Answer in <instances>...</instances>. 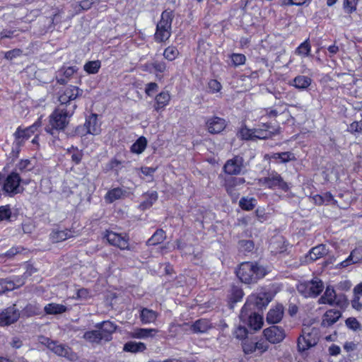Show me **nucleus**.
Returning a JSON list of instances; mask_svg holds the SVG:
<instances>
[{
    "mask_svg": "<svg viewBox=\"0 0 362 362\" xmlns=\"http://www.w3.org/2000/svg\"><path fill=\"white\" fill-rule=\"evenodd\" d=\"M259 182L269 188L278 187L284 192L288 191L290 188L288 184L284 182L281 176L277 173H270L267 177L259 180Z\"/></svg>",
    "mask_w": 362,
    "mask_h": 362,
    "instance_id": "f8f14e48",
    "label": "nucleus"
},
{
    "mask_svg": "<svg viewBox=\"0 0 362 362\" xmlns=\"http://www.w3.org/2000/svg\"><path fill=\"white\" fill-rule=\"evenodd\" d=\"M357 4L358 0H344V8L347 13H351L356 11Z\"/></svg>",
    "mask_w": 362,
    "mask_h": 362,
    "instance_id": "3c124183",
    "label": "nucleus"
},
{
    "mask_svg": "<svg viewBox=\"0 0 362 362\" xmlns=\"http://www.w3.org/2000/svg\"><path fill=\"white\" fill-rule=\"evenodd\" d=\"M158 88V86L157 83H149L146 85L145 92L148 95L151 96L153 95V93H155L157 90Z\"/></svg>",
    "mask_w": 362,
    "mask_h": 362,
    "instance_id": "052dcab7",
    "label": "nucleus"
},
{
    "mask_svg": "<svg viewBox=\"0 0 362 362\" xmlns=\"http://www.w3.org/2000/svg\"><path fill=\"white\" fill-rule=\"evenodd\" d=\"M349 129L351 132H358L361 130H362V122H352Z\"/></svg>",
    "mask_w": 362,
    "mask_h": 362,
    "instance_id": "0e129e2a",
    "label": "nucleus"
},
{
    "mask_svg": "<svg viewBox=\"0 0 362 362\" xmlns=\"http://www.w3.org/2000/svg\"><path fill=\"white\" fill-rule=\"evenodd\" d=\"M323 288L322 281L317 278L310 281L300 283L298 286V291L305 298L316 297Z\"/></svg>",
    "mask_w": 362,
    "mask_h": 362,
    "instance_id": "39448f33",
    "label": "nucleus"
},
{
    "mask_svg": "<svg viewBox=\"0 0 362 362\" xmlns=\"http://www.w3.org/2000/svg\"><path fill=\"white\" fill-rule=\"evenodd\" d=\"M173 14L170 11H165L161 14V19L158 23L155 39L157 42H165L170 37L171 25Z\"/></svg>",
    "mask_w": 362,
    "mask_h": 362,
    "instance_id": "20e7f679",
    "label": "nucleus"
},
{
    "mask_svg": "<svg viewBox=\"0 0 362 362\" xmlns=\"http://www.w3.org/2000/svg\"><path fill=\"white\" fill-rule=\"evenodd\" d=\"M83 338L88 342L92 344H98L102 340H104L103 335L100 332V331H89L86 332Z\"/></svg>",
    "mask_w": 362,
    "mask_h": 362,
    "instance_id": "58836bf2",
    "label": "nucleus"
},
{
    "mask_svg": "<svg viewBox=\"0 0 362 362\" xmlns=\"http://www.w3.org/2000/svg\"><path fill=\"white\" fill-rule=\"evenodd\" d=\"M262 128L250 129L245 127H242L239 132V135L243 139H265L270 137L272 132L269 129V126L263 124Z\"/></svg>",
    "mask_w": 362,
    "mask_h": 362,
    "instance_id": "0eeeda50",
    "label": "nucleus"
},
{
    "mask_svg": "<svg viewBox=\"0 0 362 362\" xmlns=\"http://www.w3.org/2000/svg\"><path fill=\"white\" fill-rule=\"evenodd\" d=\"M323 198L324 204H328L334 202L333 196L329 192H326L323 194H322Z\"/></svg>",
    "mask_w": 362,
    "mask_h": 362,
    "instance_id": "774afa93",
    "label": "nucleus"
},
{
    "mask_svg": "<svg viewBox=\"0 0 362 362\" xmlns=\"http://www.w3.org/2000/svg\"><path fill=\"white\" fill-rule=\"evenodd\" d=\"M158 313L148 308H143L141 310L140 318L143 324L154 323L158 317Z\"/></svg>",
    "mask_w": 362,
    "mask_h": 362,
    "instance_id": "c756f323",
    "label": "nucleus"
},
{
    "mask_svg": "<svg viewBox=\"0 0 362 362\" xmlns=\"http://www.w3.org/2000/svg\"><path fill=\"white\" fill-rule=\"evenodd\" d=\"M39 342L59 356L66 357L69 360H74L76 357L68 346L57 344L47 337H40Z\"/></svg>",
    "mask_w": 362,
    "mask_h": 362,
    "instance_id": "423d86ee",
    "label": "nucleus"
},
{
    "mask_svg": "<svg viewBox=\"0 0 362 362\" xmlns=\"http://www.w3.org/2000/svg\"><path fill=\"white\" fill-rule=\"evenodd\" d=\"M284 315V307L282 305L278 304L271 308L267 315V322L269 324L279 323Z\"/></svg>",
    "mask_w": 362,
    "mask_h": 362,
    "instance_id": "6ab92c4d",
    "label": "nucleus"
},
{
    "mask_svg": "<svg viewBox=\"0 0 362 362\" xmlns=\"http://www.w3.org/2000/svg\"><path fill=\"white\" fill-rule=\"evenodd\" d=\"M226 126L225 119L218 117H212L207 119L206 127L211 134H218L222 132Z\"/></svg>",
    "mask_w": 362,
    "mask_h": 362,
    "instance_id": "f3484780",
    "label": "nucleus"
},
{
    "mask_svg": "<svg viewBox=\"0 0 362 362\" xmlns=\"http://www.w3.org/2000/svg\"><path fill=\"white\" fill-rule=\"evenodd\" d=\"M76 105L69 109L65 106L58 107L50 115L49 124L53 129H63L69 122V118L74 114Z\"/></svg>",
    "mask_w": 362,
    "mask_h": 362,
    "instance_id": "7ed1b4c3",
    "label": "nucleus"
},
{
    "mask_svg": "<svg viewBox=\"0 0 362 362\" xmlns=\"http://www.w3.org/2000/svg\"><path fill=\"white\" fill-rule=\"evenodd\" d=\"M105 238L110 245L118 247L121 250L128 249L129 247L128 238L126 236L108 231L105 235Z\"/></svg>",
    "mask_w": 362,
    "mask_h": 362,
    "instance_id": "4468645a",
    "label": "nucleus"
},
{
    "mask_svg": "<svg viewBox=\"0 0 362 362\" xmlns=\"http://www.w3.org/2000/svg\"><path fill=\"white\" fill-rule=\"evenodd\" d=\"M239 244L240 248L245 251H250L254 247L253 243L250 240H241Z\"/></svg>",
    "mask_w": 362,
    "mask_h": 362,
    "instance_id": "680f3d73",
    "label": "nucleus"
},
{
    "mask_svg": "<svg viewBox=\"0 0 362 362\" xmlns=\"http://www.w3.org/2000/svg\"><path fill=\"white\" fill-rule=\"evenodd\" d=\"M352 306L357 310L362 309V303L360 302V297L354 296V298L352 300Z\"/></svg>",
    "mask_w": 362,
    "mask_h": 362,
    "instance_id": "338daca9",
    "label": "nucleus"
},
{
    "mask_svg": "<svg viewBox=\"0 0 362 362\" xmlns=\"http://www.w3.org/2000/svg\"><path fill=\"white\" fill-rule=\"evenodd\" d=\"M312 0H284L283 5L285 6H303L308 5Z\"/></svg>",
    "mask_w": 362,
    "mask_h": 362,
    "instance_id": "5fc2aeb1",
    "label": "nucleus"
},
{
    "mask_svg": "<svg viewBox=\"0 0 362 362\" xmlns=\"http://www.w3.org/2000/svg\"><path fill=\"white\" fill-rule=\"evenodd\" d=\"M145 200L140 204V208L143 210L151 207L158 199V194L153 191L145 195Z\"/></svg>",
    "mask_w": 362,
    "mask_h": 362,
    "instance_id": "ea45409f",
    "label": "nucleus"
},
{
    "mask_svg": "<svg viewBox=\"0 0 362 362\" xmlns=\"http://www.w3.org/2000/svg\"><path fill=\"white\" fill-rule=\"evenodd\" d=\"M117 326L110 321H104L100 324V332L103 334L105 341L112 339V334L116 330Z\"/></svg>",
    "mask_w": 362,
    "mask_h": 362,
    "instance_id": "5701e85b",
    "label": "nucleus"
},
{
    "mask_svg": "<svg viewBox=\"0 0 362 362\" xmlns=\"http://www.w3.org/2000/svg\"><path fill=\"white\" fill-rule=\"evenodd\" d=\"M81 93L82 90H80L76 86H70L66 87L59 97V100L62 105L61 106H64V105L69 101L75 100Z\"/></svg>",
    "mask_w": 362,
    "mask_h": 362,
    "instance_id": "2eb2a0df",
    "label": "nucleus"
},
{
    "mask_svg": "<svg viewBox=\"0 0 362 362\" xmlns=\"http://www.w3.org/2000/svg\"><path fill=\"white\" fill-rule=\"evenodd\" d=\"M146 349V346L143 342L129 341L124 345L123 350L127 352L139 353L143 352Z\"/></svg>",
    "mask_w": 362,
    "mask_h": 362,
    "instance_id": "2f4dec72",
    "label": "nucleus"
},
{
    "mask_svg": "<svg viewBox=\"0 0 362 362\" xmlns=\"http://www.w3.org/2000/svg\"><path fill=\"white\" fill-rule=\"evenodd\" d=\"M240 319L244 324L247 325L250 328L255 331L260 329L264 324L262 315L256 313H247L245 307L243 308L241 310Z\"/></svg>",
    "mask_w": 362,
    "mask_h": 362,
    "instance_id": "1a4fd4ad",
    "label": "nucleus"
},
{
    "mask_svg": "<svg viewBox=\"0 0 362 362\" xmlns=\"http://www.w3.org/2000/svg\"><path fill=\"white\" fill-rule=\"evenodd\" d=\"M20 313L16 305L8 308L0 313V326L9 325L18 319Z\"/></svg>",
    "mask_w": 362,
    "mask_h": 362,
    "instance_id": "ddd939ff",
    "label": "nucleus"
},
{
    "mask_svg": "<svg viewBox=\"0 0 362 362\" xmlns=\"http://www.w3.org/2000/svg\"><path fill=\"white\" fill-rule=\"evenodd\" d=\"M24 284V280L18 279L16 281L1 279L0 280V294L7 291H12Z\"/></svg>",
    "mask_w": 362,
    "mask_h": 362,
    "instance_id": "b1692460",
    "label": "nucleus"
},
{
    "mask_svg": "<svg viewBox=\"0 0 362 362\" xmlns=\"http://www.w3.org/2000/svg\"><path fill=\"white\" fill-rule=\"evenodd\" d=\"M170 95L168 91H162L155 98L154 109L158 112L163 110L169 105Z\"/></svg>",
    "mask_w": 362,
    "mask_h": 362,
    "instance_id": "4be33fe9",
    "label": "nucleus"
},
{
    "mask_svg": "<svg viewBox=\"0 0 362 362\" xmlns=\"http://www.w3.org/2000/svg\"><path fill=\"white\" fill-rule=\"evenodd\" d=\"M255 298V303L259 308L267 305L272 300V296L267 293H259L256 297L252 296H250V300H252Z\"/></svg>",
    "mask_w": 362,
    "mask_h": 362,
    "instance_id": "4c0bfd02",
    "label": "nucleus"
},
{
    "mask_svg": "<svg viewBox=\"0 0 362 362\" xmlns=\"http://www.w3.org/2000/svg\"><path fill=\"white\" fill-rule=\"evenodd\" d=\"M100 62L98 60L90 61L84 64V70L89 74H94L98 72L100 68Z\"/></svg>",
    "mask_w": 362,
    "mask_h": 362,
    "instance_id": "a18cd8bd",
    "label": "nucleus"
},
{
    "mask_svg": "<svg viewBox=\"0 0 362 362\" xmlns=\"http://www.w3.org/2000/svg\"><path fill=\"white\" fill-rule=\"evenodd\" d=\"M221 84L217 80L213 79L208 83V90L211 93H216L221 90Z\"/></svg>",
    "mask_w": 362,
    "mask_h": 362,
    "instance_id": "8fccbe9b",
    "label": "nucleus"
},
{
    "mask_svg": "<svg viewBox=\"0 0 362 362\" xmlns=\"http://www.w3.org/2000/svg\"><path fill=\"white\" fill-rule=\"evenodd\" d=\"M341 317L339 310L333 309L327 311L323 315L322 325L323 326H330L335 323Z\"/></svg>",
    "mask_w": 362,
    "mask_h": 362,
    "instance_id": "a878e982",
    "label": "nucleus"
},
{
    "mask_svg": "<svg viewBox=\"0 0 362 362\" xmlns=\"http://www.w3.org/2000/svg\"><path fill=\"white\" fill-rule=\"evenodd\" d=\"M243 349L245 354H250L256 351L255 343L248 340L243 343Z\"/></svg>",
    "mask_w": 362,
    "mask_h": 362,
    "instance_id": "6e6d98bb",
    "label": "nucleus"
},
{
    "mask_svg": "<svg viewBox=\"0 0 362 362\" xmlns=\"http://www.w3.org/2000/svg\"><path fill=\"white\" fill-rule=\"evenodd\" d=\"M211 325L210 322L206 319H201L197 320L192 325V329L194 332L204 333L208 331L211 328Z\"/></svg>",
    "mask_w": 362,
    "mask_h": 362,
    "instance_id": "72a5a7b5",
    "label": "nucleus"
},
{
    "mask_svg": "<svg viewBox=\"0 0 362 362\" xmlns=\"http://www.w3.org/2000/svg\"><path fill=\"white\" fill-rule=\"evenodd\" d=\"M346 324L349 328H350L354 331L361 329L360 324L357 321V320L355 318H352V317L348 318L346 320Z\"/></svg>",
    "mask_w": 362,
    "mask_h": 362,
    "instance_id": "13d9d810",
    "label": "nucleus"
},
{
    "mask_svg": "<svg viewBox=\"0 0 362 362\" xmlns=\"http://www.w3.org/2000/svg\"><path fill=\"white\" fill-rule=\"evenodd\" d=\"M327 253V249L325 245H320L313 247L308 256L311 261L317 260Z\"/></svg>",
    "mask_w": 362,
    "mask_h": 362,
    "instance_id": "c9c22d12",
    "label": "nucleus"
},
{
    "mask_svg": "<svg viewBox=\"0 0 362 362\" xmlns=\"http://www.w3.org/2000/svg\"><path fill=\"white\" fill-rule=\"evenodd\" d=\"M68 151L71 156L72 160L76 164L79 163L82 158V152L74 146H71V148H69Z\"/></svg>",
    "mask_w": 362,
    "mask_h": 362,
    "instance_id": "09e8293b",
    "label": "nucleus"
},
{
    "mask_svg": "<svg viewBox=\"0 0 362 362\" xmlns=\"http://www.w3.org/2000/svg\"><path fill=\"white\" fill-rule=\"evenodd\" d=\"M256 350L260 351L262 353L265 352L269 349V345L264 341L255 342Z\"/></svg>",
    "mask_w": 362,
    "mask_h": 362,
    "instance_id": "e2e57ef3",
    "label": "nucleus"
},
{
    "mask_svg": "<svg viewBox=\"0 0 362 362\" xmlns=\"http://www.w3.org/2000/svg\"><path fill=\"white\" fill-rule=\"evenodd\" d=\"M165 238V232L163 230H156L154 234L148 240V244L155 245L161 243Z\"/></svg>",
    "mask_w": 362,
    "mask_h": 362,
    "instance_id": "49530a36",
    "label": "nucleus"
},
{
    "mask_svg": "<svg viewBox=\"0 0 362 362\" xmlns=\"http://www.w3.org/2000/svg\"><path fill=\"white\" fill-rule=\"evenodd\" d=\"M94 296V293L87 288L78 289L76 296L72 298L80 300H88Z\"/></svg>",
    "mask_w": 362,
    "mask_h": 362,
    "instance_id": "c03bdc74",
    "label": "nucleus"
},
{
    "mask_svg": "<svg viewBox=\"0 0 362 362\" xmlns=\"http://www.w3.org/2000/svg\"><path fill=\"white\" fill-rule=\"evenodd\" d=\"M87 129V133L96 136L101 132L100 123L98 120L96 114H92L87 119L84 124Z\"/></svg>",
    "mask_w": 362,
    "mask_h": 362,
    "instance_id": "a211bd4d",
    "label": "nucleus"
},
{
    "mask_svg": "<svg viewBox=\"0 0 362 362\" xmlns=\"http://www.w3.org/2000/svg\"><path fill=\"white\" fill-rule=\"evenodd\" d=\"M362 261V246L354 250L350 255L344 261L341 262L338 267H346L352 264H356Z\"/></svg>",
    "mask_w": 362,
    "mask_h": 362,
    "instance_id": "412c9836",
    "label": "nucleus"
},
{
    "mask_svg": "<svg viewBox=\"0 0 362 362\" xmlns=\"http://www.w3.org/2000/svg\"><path fill=\"white\" fill-rule=\"evenodd\" d=\"M179 55V52L175 47H168L163 52L164 57L168 61L175 60Z\"/></svg>",
    "mask_w": 362,
    "mask_h": 362,
    "instance_id": "de8ad7c7",
    "label": "nucleus"
},
{
    "mask_svg": "<svg viewBox=\"0 0 362 362\" xmlns=\"http://www.w3.org/2000/svg\"><path fill=\"white\" fill-rule=\"evenodd\" d=\"M243 166V158L240 156H235L226 163L224 171L229 175H237L241 173Z\"/></svg>",
    "mask_w": 362,
    "mask_h": 362,
    "instance_id": "dca6fc26",
    "label": "nucleus"
},
{
    "mask_svg": "<svg viewBox=\"0 0 362 362\" xmlns=\"http://www.w3.org/2000/svg\"><path fill=\"white\" fill-rule=\"evenodd\" d=\"M311 82L310 78L300 75L296 76L291 84L298 89L304 90L310 86Z\"/></svg>",
    "mask_w": 362,
    "mask_h": 362,
    "instance_id": "473e14b6",
    "label": "nucleus"
},
{
    "mask_svg": "<svg viewBox=\"0 0 362 362\" xmlns=\"http://www.w3.org/2000/svg\"><path fill=\"white\" fill-rule=\"evenodd\" d=\"M237 276L245 284H252L267 274V269L252 262L242 263L236 271Z\"/></svg>",
    "mask_w": 362,
    "mask_h": 362,
    "instance_id": "f257e3e1",
    "label": "nucleus"
},
{
    "mask_svg": "<svg viewBox=\"0 0 362 362\" xmlns=\"http://www.w3.org/2000/svg\"><path fill=\"white\" fill-rule=\"evenodd\" d=\"M257 204V201L253 197H245L240 199L239 206L242 209L245 211H250L254 209Z\"/></svg>",
    "mask_w": 362,
    "mask_h": 362,
    "instance_id": "a19ab883",
    "label": "nucleus"
},
{
    "mask_svg": "<svg viewBox=\"0 0 362 362\" xmlns=\"http://www.w3.org/2000/svg\"><path fill=\"white\" fill-rule=\"evenodd\" d=\"M21 182L20 175L16 173H11L5 178L4 183L1 182V189L10 196L15 195L23 191Z\"/></svg>",
    "mask_w": 362,
    "mask_h": 362,
    "instance_id": "6e6552de",
    "label": "nucleus"
},
{
    "mask_svg": "<svg viewBox=\"0 0 362 362\" xmlns=\"http://www.w3.org/2000/svg\"><path fill=\"white\" fill-rule=\"evenodd\" d=\"M255 213H256V216L258 218L259 221L263 222L267 219V217L264 212V209L258 208V209H257Z\"/></svg>",
    "mask_w": 362,
    "mask_h": 362,
    "instance_id": "69168bd1",
    "label": "nucleus"
},
{
    "mask_svg": "<svg viewBox=\"0 0 362 362\" xmlns=\"http://www.w3.org/2000/svg\"><path fill=\"white\" fill-rule=\"evenodd\" d=\"M147 139L144 136H140L131 146V152L141 154L147 146Z\"/></svg>",
    "mask_w": 362,
    "mask_h": 362,
    "instance_id": "f704fd0d",
    "label": "nucleus"
},
{
    "mask_svg": "<svg viewBox=\"0 0 362 362\" xmlns=\"http://www.w3.org/2000/svg\"><path fill=\"white\" fill-rule=\"evenodd\" d=\"M311 46L309 40H305L296 49V54L301 57H305L310 55Z\"/></svg>",
    "mask_w": 362,
    "mask_h": 362,
    "instance_id": "37998d69",
    "label": "nucleus"
},
{
    "mask_svg": "<svg viewBox=\"0 0 362 362\" xmlns=\"http://www.w3.org/2000/svg\"><path fill=\"white\" fill-rule=\"evenodd\" d=\"M11 211L8 205L0 206V221L10 218Z\"/></svg>",
    "mask_w": 362,
    "mask_h": 362,
    "instance_id": "864d4df0",
    "label": "nucleus"
},
{
    "mask_svg": "<svg viewBox=\"0 0 362 362\" xmlns=\"http://www.w3.org/2000/svg\"><path fill=\"white\" fill-rule=\"evenodd\" d=\"M320 332L318 328L312 325H304L302 333L298 338V349L305 351L318 343Z\"/></svg>",
    "mask_w": 362,
    "mask_h": 362,
    "instance_id": "f03ea898",
    "label": "nucleus"
},
{
    "mask_svg": "<svg viewBox=\"0 0 362 362\" xmlns=\"http://www.w3.org/2000/svg\"><path fill=\"white\" fill-rule=\"evenodd\" d=\"M270 158L274 160H279L281 163H287L295 160V156L291 152L276 153L271 155Z\"/></svg>",
    "mask_w": 362,
    "mask_h": 362,
    "instance_id": "79ce46f5",
    "label": "nucleus"
},
{
    "mask_svg": "<svg viewBox=\"0 0 362 362\" xmlns=\"http://www.w3.org/2000/svg\"><path fill=\"white\" fill-rule=\"evenodd\" d=\"M233 64L235 66H240L245 64L246 58L244 54H233L230 56Z\"/></svg>",
    "mask_w": 362,
    "mask_h": 362,
    "instance_id": "603ef678",
    "label": "nucleus"
},
{
    "mask_svg": "<svg viewBox=\"0 0 362 362\" xmlns=\"http://www.w3.org/2000/svg\"><path fill=\"white\" fill-rule=\"evenodd\" d=\"M73 236V233L68 230H54L50 234V239L53 243L65 240Z\"/></svg>",
    "mask_w": 362,
    "mask_h": 362,
    "instance_id": "c85d7f7f",
    "label": "nucleus"
},
{
    "mask_svg": "<svg viewBox=\"0 0 362 362\" xmlns=\"http://www.w3.org/2000/svg\"><path fill=\"white\" fill-rule=\"evenodd\" d=\"M336 300V293L334 288L331 286H327L326 290L321 298L318 300L320 304H329L334 303Z\"/></svg>",
    "mask_w": 362,
    "mask_h": 362,
    "instance_id": "7c9ffc66",
    "label": "nucleus"
},
{
    "mask_svg": "<svg viewBox=\"0 0 362 362\" xmlns=\"http://www.w3.org/2000/svg\"><path fill=\"white\" fill-rule=\"evenodd\" d=\"M145 70L155 73L158 78H161L160 74L163 73L166 70V64L163 62H153L151 63L146 64L145 65Z\"/></svg>",
    "mask_w": 362,
    "mask_h": 362,
    "instance_id": "393cba45",
    "label": "nucleus"
},
{
    "mask_svg": "<svg viewBox=\"0 0 362 362\" xmlns=\"http://www.w3.org/2000/svg\"><path fill=\"white\" fill-rule=\"evenodd\" d=\"M158 330L153 328H135L129 334L134 339H146L153 337Z\"/></svg>",
    "mask_w": 362,
    "mask_h": 362,
    "instance_id": "aec40b11",
    "label": "nucleus"
},
{
    "mask_svg": "<svg viewBox=\"0 0 362 362\" xmlns=\"http://www.w3.org/2000/svg\"><path fill=\"white\" fill-rule=\"evenodd\" d=\"M287 245L282 236L274 237L270 243V249L272 252H283L286 250Z\"/></svg>",
    "mask_w": 362,
    "mask_h": 362,
    "instance_id": "cd10ccee",
    "label": "nucleus"
},
{
    "mask_svg": "<svg viewBox=\"0 0 362 362\" xmlns=\"http://www.w3.org/2000/svg\"><path fill=\"white\" fill-rule=\"evenodd\" d=\"M126 191L120 187H116L109 190L105 196V200L107 203L122 199L126 196Z\"/></svg>",
    "mask_w": 362,
    "mask_h": 362,
    "instance_id": "bb28decb",
    "label": "nucleus"
},
{
    "mask_svg": "<svg viewBox=\"0 0 362 362\" xmlns=\"http://www.w3.org/2000/svg\"><path fill=\"white\" fill-rule=\"evenodd\" d=\"M22 54V51L18 49H13V50H11V51H8L7 52H6L5 54V57L7 59H13L17 57H19L21 56Z\"/></svg>",
    "mask_w": 362,
    "mask_h": 362,
    "instance_id": "bf43d9fd",
    "label": "nucleus"
},
{
    "mask_svg": "<svg viewBox=\"0 0 362 362\" xmlns=\"http://www.w3.org/2000/svg\"><path fill=\"white\" fill-rule=\"evenodd\" d=\"M66 310V307L62 304L49 303L45 307V312L49 315L62 314Z\"/></svg>",
    "mask_w": 362,
    "mask_h": 362,
    "instance_id": "e433bc0d",
    "label": "nucleus"
},
{
    "mask_svg": "<svg viewBox=\"0 0 362 362\" xmlns=\"http://www.w3.org/2000/svg\"><path fill=\"white\" fill-rule=\"evenodd\" d=\"M263 335L268 342L273 344L281 343L286 336L285 329L276 325L264 329Z\"/></svg>",
    "mask_w": 362,
    "mask_h": 362,
    "instance_id": "9d476101",
    "label": "nucleus"
},
{
    "mask_svg": "<svg viewBox=\"0 0 362 362\" xmlns=\"http://www.w3.org/2000/svg\"><path fill=\"white\" fill-rule=\"evenodd\" d=\"M247 334V329L242 325L238 326L234 331V335L237 339H243L246 337Z\"/></svg>",
    "mask_w": 362,
    "mask_h": 362,
    "instance_id": "4d7b16f0",
    "label": "nucleus"
},
{
    "mask_svg": "<svg viewBox=\"0 0 362 362\" xmlns=\"http://www.w3.org/2000/svg\"><path fill=\"white\" fill-rule=\"evenodd\" d=\"M42 125V122L40 119H38L33 125L25 128L21 129L18 127L15 132V144L20 146L24 144V142L28 140L34 133Z\"/></svg>",
    "mask_w": 362,
    "mask_h": 362,
    "instance_id": "9b49d317",
    "label": "nucleus"
}]
</instances>
